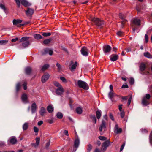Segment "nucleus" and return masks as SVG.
Returning <instances> with one entry per match:
<instances>
[{
  "mask_svg": "<svg viewBox=\"0 0 152 152\" xmlns=\"http://www.w3.org/2000/svg\"><path fill=\"white\" fill-rule=\"evenodd\" d=\"M91 20L94 23L96 26L99 28L102 27L104 24V22L103 20L97 18L91 17Z\"/></svg>",
  "mask_w": 152,
  "mask_h": 152,
  "instance_id": "obj_1",
  "label": "nucleus"
},
{
  "mask_svg": "<svg viewBox=\"0 0 152 152\" xmlns=\"http://www.w3.org/2000/svg\"><path fill=\"white\" fill-rule=\"evenodd\" d=\"M77 84L79 87L82 88L85 90L88 89V86L86 82L82 81L80 80H79L77 82Z\"/></svg>",
  "mask_w": 152,
  "mask_h": 152,
  "instance_id": "obj_2",
  "label": "nucleus"
},
{
  "mask_svg": "<svg viewBox=\"0 0 152 152\" xmlns=\"http://www.w3.org/2000/svg\"><path fill=\"white\" fill-rule=\"evenodd\" d=\"M150 97L151 96L149 94H146L145 96L143 97L142 99V104L145 106L148 105L149 104L148 100L150 99Z\"/></svg>",
  "mask_w": 152,
  "mask_h": 152,
  "instance_id": "obj_3",
  "label": "nucleus"
},
{
  "mask_svg": "<svg viewBox=\"0 0 152 152\" xmlns=\"http://www.w3.org/2000/svg\"><path fill=\"white\" fill-rule=\"evenodd\" d=\"M110 142L109 140L104 141L102 144V147L101 148V151L104 152L106 151L107 147L110 145Z\"/></svg>",
  "mask_w": 152,
  "mask_h": 152,
  "instance_id": "obj_4",
  "label": "nucleus"
},
{
  "mask_svg": "<svg viewBox=\"0 0 152 152\" xmlns=\"http://www.w3.org/2000/svg\"><path fill=\"white\" fill-rule=\"evenodd\" d=\"M80 144V139L78 136H77V138L75 140L74 144L73 149L72 152H75L77 149L79 147Z\"/></svg>",
  "mask_w": 152,
  "mask_h": 152,
  "instance_id": "obj_5",
  "label": "nucleus"
},
{
  "mask_svg": "<svg viewBox=\"0 0 152 152\" xmlns=\"http://www.w3.org/2000/svg\"><path fill=\"white\" fill-rule=\"evenodd\" d=\"M17 142V140L16 137L14 136H12L10 137L8 140L7 143L9 145H10V143L12 144H15Z\"/></svg>",
  "mask_w": 152,
  "mask_h": 152,
  "instance_id": "obj_6",
  "label": "nucleus"
},
{
  "mask_svg": "<svg viewBox=\"0 0 152 152\" xmlns=\"http://www.w3.org/2000/svg\"><path fill=\"white\" fill-rule=\"evenodd\" d=\"M80 51L81 54L83 56H86L88 55V50L86 47H84L82 48Z\"/></svg>",
  "mask_w": 152,
  "mask_h": 152,
  "instance_id": "obj_7",
  "label": "nucleus"
},
{
  "mask_svg": "<svg viewBox=\"0 0 152 152\" xmlns=\"http://www.w3.org/2000/svg\"><path fill=\"white\" fill-rule=\"evenodd\" d=\"M111 47L108 45H105L103 48V51L104 53H109L111 50Z\"/></svg>",
  "mask_w": 152,
  "mask_h": 152,
  "instance_id": "obj_8",
  "label": "nucleus"
},
{
  "mask_svg": "<svg viewBox=\"0 0 152 152\" xmlns=\"http://www.w3.org/2000/svg\"><path fill=\"white\" fill-rule=\"evenodd\" d=\"M132 23L137 26H139L140 24V20L136 18H133L132 20Z\"/></svg>",
  "mask_w": 152,
  "mask_h": 152,
  "instance_id": "obj_9",
  "label": "nucleus"
},
{
  "mask_svg": "<svg viewBox=\"0 0 152 152\" xmlns=\"http://www.w3.org/2000/svg\"><path fill=\"white\" fill-rule=\"evenodd\" d=\"M34 12V10L30 8H28L27 10L26 11V14L28 16L32 15L33 14Z\"/></svg>",
  "mask_w": 152,
  "mask_h": 152,
  "instance_id": "obj_10",
  "label": "nucleus"
},
{
  "mask_svg": "<svg viewBox=\"0 0 152 152\" xmlns=\"http://www.w3.org/2000/svg\"><path fill=\"white\" fill-rule=\"evenodd\" d=\"M114 132L117 134L120 133L122 132V129L121 128H118V125L116 124L114 128Z\"/></svg>",
  "mask_w": 152,
  "mask_h": 152,
  "instance_id": "obj_11",
  "label": "nucleus"
},
{
  "mask_svg": "<svg viewBox=\"0 0 152 152\" xmlns=\"http://www.w3.org/2000/svg\"><path fill=\"white\" fill-rule=\"evenodd\" d=\"M106 128V122L103 120H102V123L100 125V126L99 128V131L101 132L102 131L103 129L105 131V129Z\"/></svg>",
  "mask_w": 152,
  "mask_h": 152,
  "instance_id": "obj_12",
  "label": "nucleus"
},
{
  "mask_svg": "<svg viewBox=\"0 0 152 152\" xmlns=\"http://www.w3.org/2000/svg\"><path fill=\"white\" fill-rule=\"evenodd\" d=\"M77 65V62L76 61L74 64L73 62L72 61L71 62V66L69 67L71 70L73 71L76 68V66Z\"/></svg>",
  "mask_w": 152,
  "mask_h": 152,
  "instance_id": "obj_13",
  "label": "nucleus"
},
{
  "mask_svg": "<svg viewBox=\"0 0 152 152\" xmlns=\"http://www.w3.org/2000/svg\"><path fill=\"white\" fill-rule=\"evenodd\" d=\"M37 106L35 103L34 102L32 104L31 107V113L33 114L36 113L37 111Z\"/></svg>",
  "mask_w": 152,
  "mask_h": 152,
  "instance_id": "obj_14",
  "label": "nucleus"
},
{
  "mask_svg": "<svg viewBox=\"0 0 152 152\" xmlns=\"http://www.w3.org/2000/svg\"><path fill=\"white\" fill-rule=\"evenodd\" d=\"M50 76L49 75L46 73L42 76V82L43 83H45L48 79Z\"/></svg>",
  "mask_w": 152,
  "mask_h": 152,
  "instance_id": "obj_15",
  "label": "nucleus"
},
{
  "mask_svg": "<svg viewBox=\"0 0 152 152\" xmlns=\"http://www.w3.org/2000/svg\"><path fill=\"white\" fill-rule=\"evenodd\" d=\"M64 90L62 88H58L56 90V94L58 95H61L63 93Z\"/></svg>",
  "mask_w": 152,
  "mask_h": 152,
  "instance_id": "obj_16",
  "label": "nucleus"
},
{
  "mask_svg": "<svg viewBox=\"0 0 152 152\" xmlns=\"http://www.w3.org/2000/svg\"><path fill=\"white\" fill-rule=\"evenodd\" d=\"M119 17L120 18L123 20L121 22V25L122 27H123V26L124 23L127 21V20L124 19V18L125 17V15L122 13H120L119 14Z\"/></svg>",
  "mask_w": 152,
  "mask_h": 152,
  "instance_id": "obj_17",
  "label": "nucleus"
},
{
  "mask_svg": "<svg viewBox=\"0 0 152 152\" xmlns=\"http://www.w3.org/2000/svg\"><path fill=\"white\" fill-rule=\"evenodd\" d=\"M110 58L111 61H114L118 59V55H112L110 56Z\"/></svg>",
  "mask_w": 152,
  "mask_h": 152,
  "instance_id": "obj_18",
  "label": "nucleus"
},
{
  "mask_svg": "<svg viewBox=\"0 0 152 152\" xmlns=\"http://www.w3.org/2000/svg\"><path fill=\"white\" fill-rule=\"evenodd\" d=\"M20 2L21 4L25 7H28L31 5V4L26 0H21Z\"/></svg>",
  "mask_w": 152,
  "mask_h": 152,
  "instance_id": "obj_19",
  "label": "nucleus"
},
{
  "mask_svg": "<svg viewBox=\"0 0 152 152\" xmlns=\"http://www.w3.org/2000/svg\"><path fill=\"white\" fill-rule=\"evenodd\" d=\"M22 100L23 102L26 103L28 102L27 100V96L26 94H24L22 95L21 97Z\"/></svg>",
  "mask_w": 152,
  "mask_h": 152,
  "instance_id": "obj_20",
  "label": "nucleus"
},
{
  "mask_svg": "<svg viewBox=\"0 0 152 152\" xmlns=\"http://www.w3.org/2000/svg\"><path fill=\"white\" fill-rule=\"evenodd\" d=\"M46 112V109H45L43 107H41L39 111V113L40 115L43 116L44 115V114Z\"/></svg>",
  "mask_w": 152,
  "mask_h": 152,
  "instance_id": "obj_21",
  "label": "nucleus"
},
{
  "mask_svg": "<svg viewBox=\"0 0 152 152\" xmlns=\"http://www.w3.org/2000/svg\"><path fill=\"white\" fill-rule=\"evenodd\" d=\"M30 44V42L29 41H26L23 42L22 44V45L23 47L22 48H25L29 46Z\"/></svg>",
  "mask_w": 152,
  "mask_h": 152,
  "instance_id": "obj_22",
  "label": "nucleus"
},
{
  "mask_svg": "<svg viewBox=\"0 0 152 152\" xmlns=\"http://www.w3.org/2000/svg\"><path fill=\"white\" fill-rule=\"evenodd\" d=\"M22 22L21 20L20 19H14L13 20V25H16Z\"/></svg>",
  "mask_w": 152,
  "mask_h": 152,
  "instance_id": "obj_23",
  "label": "nucleus"
},
{
  "mask_svg": "<svg viewBox=\"0 0 152 152\" xmlns=\"http://www.w3.org/2000/svg\"><path fill=\"white\" fill-rule=\"evenodd\" d=\"M47 110L49 113H52L53 110V107L51 105H49L47 107Z\"/></svg>",
  "mask_w": 152,
  "mask_h": 152,
  "instance_id": "obj_24",
  "label": "nucleus"
},
{
  "mask_svg": "<svg viewBox=\"0 0 152 152\" xmlns=\"http://www.w3.org/2000/svg\"><path fill=\"white\" fill-rule=\"evenodd\" d=\"M36 143L33 144V145L35 147L38 145L40 142V139L39 137H37L36 138Z\"/></svg>",
  "mask_w": 152,
  "mask_h": 152,
  "instance_id": "obj_25",
  "label": "nucleus"
},
{
  "mask_svg": "<svg viewBox=\"0 0 152 152\" xmlns=\"http://www.w3.org/2000/svg\"><path fill=\"white\" fill-rule=\"evenodd\" d=\"M144 55L145 57L149 58H152V55H151L148 52L144 53Z\"/></svg>",
  "mask_w": 152,
  "mask_h": 152,
  "instance_id": "obj_26",
  "label": "nucleus"
},
{
  "mask_svg": "<svg viewBox=\"0 0 152 152\" xmlns=\"http://www.w3.org/2000/svg\"><path fill=\"white\" fill-rule=\"evenodd\" d=\"M146 68V66L144 64H141L140 66V69L141 71H144Z\"/></svg>",
  "mask_w": 152,
  "mask_h": 152,
  "instance_id": "obj_27",
  "label": "nucleus"
},
{
  "mask_svg": "<svg viewBox=\"0 0 152 152\" xmlns=\"http://www.w3.org/2000/svg\"><path fill=\"white\" fill-rule=\"evenodd\" d=\"M31 68L29 67H26L25 69V71L26 74L27 75L29 74L31 72Z\"/></svg>",
  "mask_w": 152,
  "mask_h": 152,
  "instance_id": "obj_28",
  "label": "nucleus"
},
{
  "mask_svg": "<svg viewBox=\"0 0 152 152\" xmlns=\"http://www.w3.org/2000/svg\"><path fill=\"white\" fill-rule=\"evenodd\" d=\"M115 96V94L113 93V91H110L108 94V97L111 100H112V98Z\"/></svg>",
  "mask_w": 152,
  "mask_h": 152,
  "instance_id": "obj_29",
  "label": "nucleus"
},
{
  "mask_svg": "<svg viewBox=\"0 0 152 152\" xmlns=\"http://www.w3.org/2000/svg\"><path fill=\"white\" fill-rule=\"evenodd\" d=\"M52 39L49 38L45 40L43 42V43L45 45H47L50 43L52 41Z\"/></svg>",
  "mask_w": 152,
  "mask_h": 152,
  "instance_id": "obj_30",
  "label": "nucleus"
},
{
  "mask_svg": "<svg viewBox=\"0 0 152 152\" xmlns=\"http://www.w3.org/2000/svg\"><path fill=\"white\" fill-rule=\"evenodd\" d=\"M29 37H22L20 40L19 42H26V41H28V39Z\"/></svg>",
  "mask_w": 152,
  "mask_h": 152,
  "instance_id": "obj_31",
  "label": "nucleus"
},
{
  "mask_svg": "<svg viewBox=\"0 0 152 152\" xmlns=\"http://www.w3.org/2000/svg\"><path fill=\"white\" fill-rule=\"evenodd\" d=\"M34 37L37 39H39L42 38V37L39 34H36L34 36Z\"/></svg>",
  "mask_w": 152,
  "mask_h": 152,
  "instance_id": "obj_32",
  "label": "nucleus"
},
{
  "mask_svg": "<svg viewBox=\"0 0 152 152\" xmlns=\"http://www.w3.org/2000/svg\"><path fill=\"white\" fill-rule=\"evenodd\" d=\"M96 115L97 118L99 119L101 116V111L100 110L97 111L96 113Z\"/></svg>",
  "mask_w": 152,
  "mask_h": 152,
  "instance_id": "obj_33",
  "label": "nucleus"
},
{
  "mask_svg": "<svg viewBox=\"0 0 152 152\" xmlns=\"http://www.w3.org/2000/svg\"><path fill=\"white\" fill-rule=\"evenodd\" d=\"M76 113L78 114H80L82 112V108L80 107H78L76 109Z\"/></svg>",
  "mask_w": 152,
  "mask_h": 152,
  "instance_id": "obj_34",
  "label": "nucleus"
},
{
  "mask_svg": "<svg viewBox=\"0 0 152 152\" xmlns=\"http://www.w3.org/2000/svg\"><path fill=\"white\" fill-rule=\"evenodd\" d=\"M49 66V64H45L42 67L41 70L43 71H44L45 70L47 69Z\"/></svg>",
  "mask_w": 152,
  "mask_h": 152,
  "instance_id": "obj_35",
  "label": "nucleus"
},
{
  "mask_svg": "<svg viewBox=\"0 0 152 152\" xmlns=\"http://www.w3.org/2000/svg\"><path fill=\"white\" fill-rule=\"evenodd\" d=\"M50 49L48 48H45L44 49V52L42 53V55H45L46 54L48 53Z\"/></svg>",
  "mask_w": 152,
  "mask_h": 152,
  "instance_id": "obj_36",
  "label": "nucleus"
},
{
  "mask_svg": "<svg viewBox=\"0 0 152 152\" xmlns=\"http://www.w3.org/2000/svg\"><path fill=\"white\" fill-rule=\"evenodd\" d=\"M28 128V124L27 123H25L23 125V130H26Z\"/></svg>",
  "mask_w": 152,
  "mask_h": 152,
  "instance_id": "obj_37",
  "label": "nucleus"
},
{
  "mask_svg": "<svg viewBox=\"0 0 152 152\" xmlns=\"http://www.w3.org/2000/svg\"><path fill=\"white\" fill-rule=\"evenodd\" d=\"M20 83V82L18 83L16 86V91L17 92L21 88Z\"/></svg>",
  "mask_w": 152,
  "mask_h": 152,
  "instance_id": "obj_38",
  "label": "nucleus"
},
{
  "mask_svg": "<svg viewBox=\"0 0 152 152\" xmlns=\"http://www.w3.org/2000/svg\"><path fill=\"white\" fill-rule=\"evenodd\" d=\"M56 116L59 119H61L63 117V115L61 113L58 112L57 113Z\"/></svg>",
  "mask_w": 152,
  "mask_h": 152,
  "instance_id": "obj_39",
  "label": "nucleus"
},
{
  "mask_svg": "<svg viewBox=\"0 0 152 152\" xmlns=\"http://www.w3.org/2000/svg\"><path fill=\"white\" fill-rule=\"evenodd\" d=\"M0 8L3 10L4 12L6 13V9L4 5L1 3H0Z\"/></svg>",
  "mask_w": 152,
  "mask_h": 152,
  "instance_id": "obj_40",
  "label": "nucleus"
},
{
  "mask_svg": "<svg viewBox=\"0 0 152 152\" xmlns=\"http://www.w3.org/2000/svg\"><path fill=\"white\" fill-rule=\"evenodd\" d=\"M54 85L58 88H62L61 86L58 82H55L54 83Z\"/></svg>",
  "mask_w": 152,
  "mask_h": 152,
  "instance_id": "obj_41",
  "label": "nucleus"
},
{
  "mask_svg": "<svg viewBox=\"0 0 152 152\" xmlns=\"http://www.w3.org/2000/svg\"><path fill=\"white\" fill-rule=\"evenodd\" d=\"M8 42V41L6 40H0V45H3Z\"/></svg>",
  "mask_w": 152,
  "mask_h": 152,
  "instance_id": "obj_42",
  "label": "nucleus"
},
{
  "mask_svg": "<svg viewBox=\"0 0 152 152\" xmlns=\"http://www.w3.org/2000/svg\"><path fill=\"white\" fill-rule=\"evenodd\" d=\"M90 118L93 121H94V123L96 124V119L95 115H91L90 116Z\"/></svg>",
  "mask_w": 152,
  "mask_h": 152,
  "instance_id": "obj_43",
  "label": "nucleus"
},
{
  "mask_svg": "<svg viewBox=\"0 0 152 152\" xmlns=\"http://www.w3.org/2000/svg\"><path fill=\"white\" fill-rule=\"evenodd\" d=\"M149 142L152 146V131L149 137Z\"/></svg>",
  "mask_w": 152,
  "mask_h": 152,
  "instance_id": "obj_44",
  "label": "nucleus"
},
{
  "mask_svg": "<svg viewBox=\"0 0 152 152\" xmlns=\"http://www.w3.org/2000/svg\"><path fill=\"white\" fill-rule=\"evenodd\" d=\"M42 35L44 37H48L51 35V34L50 32L43 33L42 34Z\"/></svg>",
  "mask_w": 152,
  "mask_h": 152,
  "instance_id": "obj_45",
  "label": "nucleus"
},
{
  "mask_svg": "<svg viewBox=\"0 0 152 152\" xmlns=\"http://www.w3.org/2000/svg\"><path fill=\"white\" fill-rule=\"evenodd\" d=\"M99 138L101 140L104 141L107 140V138L103 136H99Z\"/></svg>",
  "mask_w": 152,
  "mask_h": 152,
  "instance_id": "obj_46",
  "label": "nucleus"
},
{
  "mask_svg": "<svg viewBox=\"0 0 152 152\" xmlns=\"http://www.w3.org/2000/svg\"><path fill=\"white\" fill-rule=\"evenodd\" d=\"M132 99V96H131L129 98L128 102H127V105L128 107H129L130 104L131 103V102Z\"/></svg>",
  "mask_w": 152,
  "mask_h": 152,
  "instance_id": "obj_47",
  "label": "nucleus"
},
{
  "mask_svg": "<svg viewBox=\"0 0 152 152\" xmlns=\"http://www.w3.org/2000/svg\"><path fill=\"white\" fill-rule=\"evenodd\" d=\"M134 83V79L133 78H131L129 81V83L131 85H132Z\"/></svg>",
  "mask_w": 152,
  "mask_h": 152,
  "instance_id": "obj_48",
  "label": "nucleus"
},
{
  "mask_svg": "<svg viewBox=\"0 0 152 152\" xmlns=\"http://www.w3.org/2000/svg\"><path fill=\"white\" fill-rule=\"evenodd\" d=\"M60 79L63 83H66L67 82L66 79L64 77H60Z\"/></svg>",
  "mask_w": 152,
  "mask_h": 152,
  "instance_id": "obj_49",
  "label": "nucleus"
},
{
  "mask_svg": "<svg viewBox=\"0 0 152 152\" xmlns=\"http://www.w3.org/2000/svg\"><path fill=\"white\" fill-rule=\"evenodd\" d=\"M23 89L24 90H26L27 88V83L26 82H24V83L23 84Z\"/></svg>",
  "mask_w": 152,
  "mask_h": 152,
  "instance_id": "obj_50",
  "label": "nucleus"
},
{
  "mask_svg": "<svg viewBox=\"0 0 152 152\" xmlns=\"http://www.w3.org/2000/svg\"><path fill=\"white\" fill-rule=\"evenodd\" d=\"M92 149V146L91 144H89L88 145V148L87 149L88 152H89Z\"/></svg>",
  "mask_w": 152,
  "mask_h": 152,
  "instance_id": "obj_51",
  "label": "nucleus"
},
{
  "mask_svg": "<svg viewBox=\"0 0 152 152\" xmlns=\"http://www.w3.org/2000/svg\"><path fill=\"white\" fill-rule=\"evenodd\" d=\"M16 3L18 5V7H19L20 6V1L19 0H15Z\"/></svg>",
  "mask_w": 152,
  "mask_h": 152,
  "instance_id": "obj_52",
  "label": "nucleus"
},
{
  "mask_svg": "<svg viewBox=\"0 0 152 152\" xmlns=\"http://www.w3.org/2000/svg\"><path fill=\"white\" fill-rule=\"evenodd\" d=\"M121 112L120 114V116L122 118H123L124 116L125 113L124 111H122Z\"/></svg>",
  "mask_w": 152,
  "mask_h": 152,
  "instance_id": "obj_53",
  "label": "nucleus"
},
{
  "mask_svg": "<svg viewBox=\"0 0 152 152\" xmlns=\"http://www.w3.org/2000/svg\"><path fill=\"white\" fill-rule=\"evenodd\" d=\"M145 41L146 43H147L148 41V35L146 34L145 35Z\"/></svg>",
  "mask_w": 152,
  "mask_h": 152,
  "instance_id": "obj_54",
  "label": "nucleus"
},
{
  "mask_svg": "<svg viewBox=\"0 0 152 152\" xmlns=\"http://www.w3.org/2000/svg\"><path fill=\"white\" fill-rule=\"evenodd\" d=\"M5 145V144L4 142L0 141V146H4Z\"/></svg>",
  "mask_w": 152,
  "mask_h": 152,
  "instance_id": "obj_55",
  "label": "nucleus"
},
{
  "mask_svg": "<svg viewBox=\"0 0 152 152\" xmlns=\"http://www.w3.org/2000/svg\"><path fill=\"white\" fill-rule=\"evenodd\" d=\"M128 87L129 86L127 84H123L121 87V88H128Z\"/></svg>",
  "mask_w": 152,
  "mask_h": 152,
  "instance_id": "obj_56",
  "label": "nucleus"
},
{
  "mask_svg": "<svg viewBox=\"0 0 152 152\" xmlns=\"http://www.w3.org/2000/svg\"><path fill=\"white\" fill-rule=\"evenodd\" d=\"M53 50L50 49L48 53L49 54L50 56H52L53 55Z\"/></svg>",
  "mask_w": 152,
  "mask_h": 152,
  "instance_id": "obj_57",
  "label": "nucleus"
},
{
  "mask_svg": "<svg viewBox=\"0 0 152 152\" xmlns=\"http://www.w3.org/2000/svg\"><path fill=\"white\" fill-rule=\"evenodd\" d=\"M34 130L35 132L37 133L38 132L39 129L37 127H34Z\"/></svg>",
  "mask_w": 152,
  "mask_h": 152,
  "instance_id": "obj_58",
  "label": "nucleus"
},
{
  "mask_svg": "<svg viewBox=\"0 0 152 152\" xmlns=\"http://www.w3.org/2000/svg\"><path fill=\"white\" fill-rule=\"evenodd\" d=\"M125 143H124L121 146V148H120V151H121L123 150V149L125 146Z\"/></svg>",
  "mask_w": 152,
  "mask_h": 152,
  "instance_id": "obj_59",
  "label": "nucleus"
},
{
  "mask_svg": "<svg viewBox=\"0 0 152 152\" xmlns=\"http://www.w3.org/2000/svg\"><path fill=\"white\" fill-rule=\"evenodd\" d=\"M18 40V38L17 37H16L14 39H12L11 41L12 42H15Z\"/></svg>",
  "mask_w": 152,
  "mask_h": 152,
  "instance_id": "obj_60",
  "label": "nucleus"
},
{
  "mask_svg": "<svg viewBox=\"0 0 152 152\" xmlns=\"http://www.w3.org/2000/svg\"><path fill=\"white\" fill-rule=\"evenodd\" d=\"M43 123V122L42 121L40 120L39 122H38L37 123V125L38 126H40L41 124H42Z\"/></svg>",
  "mask_w": 152,
  "mask_h": 152,
  "instance_id": "obj_61",
  "label": "nucleus"
},
{
  "mask_svg": "<svg viewBox=\"0 0 152 152\" xmlns=\"http://www.w3.org/2000/svg\"><path fill=\"white\" fill-rule=\"evenodd\" d=\"M64 134L65 135H66L67 136H69V134L68 133V131L67 130H65L64 132Z\"/></svg>",
  "mask_w": 152,
  "mask_h": 152,
  "instance_id": "obj_62",
  "label": "nucleus"
},
{
  "mask_svg": "<svg viewBox=\"0 0 152 152\" xmlns=\"http://www.w3.org/2000/svg\"><path fill=\"white\" fill-rule=\"evenodd\" d=\"M123 33L121 31H118L117 32V34L119 36H122Z\"/></svg>",
  "mask_w": 152,
  "mask_h": 152,
  "instance_id": "obj_63",
  "label": "nucleus"
},
{
  "mask_svg": "<svg viewBox=\"0 0 152 152\" xmlns=\"http://www.w3.org/2000/svg\"><path fill=\"white\" fill-rule=\"evenodd\" d=\"M56 65L59 69H60L61 68V65L58 63H56Z\"/></svg>",
  "mask_w": 152,
  "mask_h": 152,
  "instance_id": "obj_64",
  "label": "nucleus"
}]
</instances>
